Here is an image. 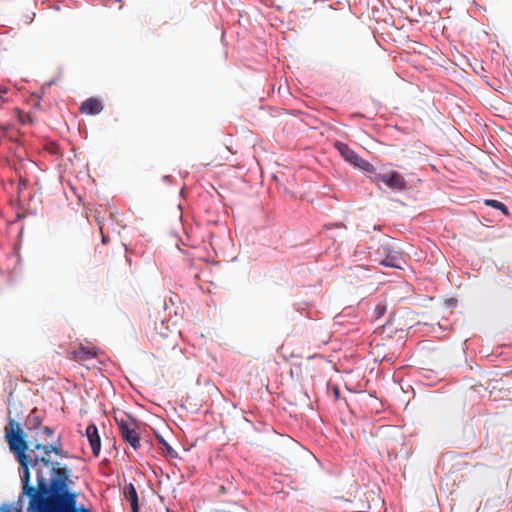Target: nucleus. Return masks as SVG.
Listing matches in <instances>:
<instances>
[{"mask_svg":"<svg viewBox=\"0 0 512 512\" xmlns=\"http://www.w3.org/2000/svg\"><path fill=\"white\" fill-rule=\"evenodd\" d=\"M43 433L47 436V437H50L53 435V430L50 428V427H44L43 428Z\"/></svg>","mask_w":512,"mask_h":512,"instance_id":"16","label":"nucleus"},{"mask_svg":"<svg viewBox=\"0 0 512 512\" xmlns=\"http://www.w3.org/2000/svg\"><path fill=\"white\" fill-rule=\"evenodd\" d=\"M100 231H101V234H102V242L105 244L107 242V236L104 235V233L102 231V227H100Z\"/></svg>","mask_w":512,"mask_h":512,"instance_id":"18","label":"nucleus"},{"mask_svg":"<svg viewBox=\"0 0 512 512\" xmlns=\"http://www.w3.org/2000/svg\"><path fill=\"white\" fill-rule=\"evenodd\" d=\"M386 312V307L384 305H377L375 308V313L377 314V317H381Z\"/></svg>","mask_w":512,"mask_h":512,"instance_id":"13","label":"nucleus"},{"mask_svg":"<svg viewBox=\"0 0 512 512\" xmlns=\"http://www.w3.org/2000/svg\"><path fill=\"white\" fill-rule=\"evenodd\" d=\"M5 440L15 455L23 472L21 475L24 494L29 498V510L33 512H76L77 494L68 491L69 469L56 468L45 457L25 454L27 442L20 425L10 419L5 427ZM0 512H10L5 509Z\"/></svg>","mask_w":512,"mask_h":512,"instance_id":"1","label":"nucleus"},{"mask_svg":"<svg viewBox=\"0 0 512 512\" xmlns=\"http://www.w3.org/2000/svg\"><path fill=\"white\" fill-rule=\"evenodd\" d=\"M163 442V445L166 449V451L171 455V456H174L176 453L175 451L172 449V447L165 441H162Z\"/></svg>","mask_w":512,"mask_h":512,"instance_id":"15","label":"nucleus"},{"mask_svg":"<svg viewBox=\"0 0 512 512\" xmlns=\"http://www.w3.org/2000/svg\"><path fill=\"white\" fill-rule=\"evenodd\" d=\"M373 181L376 183H383L394 191H404L407 187V183L403 175L395 170L375 173Z\"/></svg>","mask_w":512,"mask_h":512,"instance_id":"4","label":"nucleus"},{"mask_svg":"<svg viewBox=\"0 0 512 512\" xmlns=\"http://www.w3.org/2000/svg\"><path fill=\"white\" fill-rule=\"evenodd\" d=\"M484 203L487 206H490V207H493L495 209L501 210L503 212V214H505V215H509V212H508V209H507L506 205L503 204L500 201L493 200V199H487V200L484 201Z\"/></svg>","mask_w":512,"mask_h":512,"instance_id":"11","label":"nucleus"},{"mask_svg":"<svg viewBox=\"0 0 512 512\" xmlns=\"http://www.w3.org/2000/svg\"><path fill=\"white\" fill-rule=\"evenodd\" d=\"M334 147L346 161L355 167H358L369 173H375V167L370 162L364 160L358 154H356L347 144L336 141L334 143Z\"/></svg>","mask_w":512,"mask_h":512,"instance_id":"3","label":"nucleus"},{"mask_svg":"<svg viewBox=\"0 0 512 512\" xmlns=\"http://www.w3.org/2000/svg\"><path fill=\"white\" fill-rule=\"evenodd\" d=\"M96 351L91 350L86 347H80L79 349L73 352V359L79 363H84L89 359H93L96 357Z\"/></svg>","mask_w":512,"mask_h":512,"instance_id":"10","label":"nucleus"},{"mask_svg":"<svg viewBox=\"0 0 512 512\" xmlns=\"http://www.w3.org/2000/svg\"><path fill=\"white\" fill-rule=\"evenodd\" d=\"M124 496L127 501L130 502L133 512H139V500L135 486L129 483L124 486Z\"/></svg>","mask_w":512,"mask_h":512,"instance_id":"9","label":"nucleus"},{"mask_svg":"<svg viewBox=\"0 0 512 512\" xmlns=\"http://www.w3.org/2000/svg\"><path fill=\"white\" fill-rule=\"evenodd\" d=\"M115 421L123 441L134 450H138L141 447L140 426L138 422L127 414L116 416Z\"/></svg>","mask_w":512,"mask_h":512,"instance_id":"2","label":"nucleus"},{"mask_svg":"<svg viewBox=\"0 0 512 512\" xmlns=\"http://www.w3.org/2000/svg\"><path fill=\"white\" fill-rule=\"evenodd\" d=\"M9 101V88L0 85V107Z\"/></svg>","mask_w":512,"mask_h":512,"instance_id":"12","label":"nucleus"},{"mask_svg":"<svg viewBox=\"0 0 512 512\" xmlns=\"http://www.w3.org/2000/svg\"><path fill=\"white\" fill-rule=\"evenodd\" d=\"M384 252L386 253V256L380 260V264L387 266V267H393L397 269H402L403 265L405 264V261L402 257V254L396 251H390L386 246L382 247Z\"/></svg>","mask_w":512,"mask_h":512,"instance_id":"5","label":"nucleus"},{"mask_svg":"<svg viewBox=\"0 0 512 512\" xmlns=\"http://www.w3.org/2000/svg\"><path fill=\"white\" fill-rule=\"evenodd\" d=\"M86 437L89 441L93 455L97 457L101 450V439L96 425L90 424L87 426Z\"/></svg>","mask_w":512,"mask_h":512,"instance_id":"7","label":"nucleus"},{"mask_svg":"<svg viewBox=\"0 0 512 512\" xmlns=\"http://www.w3.org/2000/svg\"><path fill=\"white\" fill-rule=\"evenodd\" d=\"M51 452H54L55 454H58V455H63L62 453V449L59 448L58 446H54V445H42V444H36L35 445V448L34 449H28L25 451V454H31L32 455V458L34 457V455L38 456V457H45V459L49 460L50 459L48 458V456L50 455Z\"/></svg>","mask_w":512,"mask_h":512,"instance_id":"6","label":"nucleus"},{"mask_svg":"<svg viewBox=\"0 0 512 512\" xmlns=\"http://www.w3.org/2000/svg\"><path fill=\"white\" fill-rule=\"evenodd\" d=\"M102 109L103 105L101 101L96 98H89L85 100L80 107L81 112L88 115L99 114Z\"/></svg>","mask_w":512,"mask_h":512,"instance_id":"8","label":"nucleus"},{"mask_svg":"<svg viewBox=\"0 0 512 512\" xmlns=\"http://www.w3.org/2000/svg\"><path fill=\"white\" fill-rule=\"evenodd\" d=\"M30 423L33 425L34 428H37L40 425V419L38 417H30Z\"/></svg>","mask_w":512,"mask_h":512,"instance_id":"14","label":"nucleus"},{"mask_svg":"<svg viewBox=\"0 0 512 512\" xmlns=\"http://www.w3.org/2000/svg\"><path fill=\"white\" fill-rule=\"evenodd\" d=\"M76 512H91V511H90V509H88L82 505L81 507L76 506Z\"/></svg>","mask_w":512,"mask_h":512,"instance_id":"17","label":"nucleus"}]
</instances>
